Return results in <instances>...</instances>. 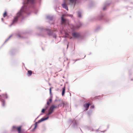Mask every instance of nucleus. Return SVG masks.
Instances as JSON below:
<instances>
[{
    "label": "nucleus",
    "mask_w": 133,
    "mask_h": 133,
    "mask_svg": "<svg viewBox=\"0 0 133 133\" xmlns=\"http://www.w3.org/2000/svg\"><path fill=\"white\" fill-rule=\"evenodd\" d=\"M77 0H64V3L62 4V5L63 7L67 10H68V8L65 4L66 3L68 4V1H69L70 2L69 4H71V5L75 4Z\"/></svg>",
    "instance_id": "f257e3e1"
},
{
    "label": "nucleus",
    "mask_w": 133,
    "mask_h": 133,
    "mask_svg": "<svg viewBox=\"0 0 133 133\" xmlns=\"http://www.w3.org/2000/svg\"><path fill=\"white\" fill-rule=\"evenodd\" d=\"M59 105H52L50 107L48 113L47 114L48 116H49L52 114L54 112V110L56 108H59Z\"/></svg>",
    "instance_id": "f03ea898"
},
{
    "label": "nucleus",
    "mask_w": 133,
    "mask_h": 133,
    "mask_svg": "<svg viewBox=\"0 0 133 133\" xmlns=\"http://www.w3.org/2000/svg\"><path fill=\"white\" fill-rule=\"evenodd\" d=\"M21 11H20L17 15L14 18L13 22V23L14 24L15 22L17 21L19 17L21 15Z\"/></svg>",
    "instance_id": "7ed1b4c3"
},
{
    "label": "nucleus",
    "mask_w": 133,
    "mask_h": 133,
    "mask_svg": "<svg viewBox=\"0 0 133 133\" xmlns=\"http://www.w3.org/2000/svg\"><path fill=\"white\" fill-rule=\"evenodd\" d=\"M21 126H19L17 127H13L14 128L17 130L18 133H23V131L21 129Z\"/></svg>",
    "instance_id": "20e7f679"
},
{
    "label": "nucleus",
    "mask_w": 133,
    "mask_h": 133,
    "mask_svg": "<svg viewBox=\"0 0 133 133\" xmlns=\"http://www.w3.org/2000/svg\"><path fill=\"white\" fill-rule=\"evenodd\" d=\"M72 36L75 38H77L80 35L79 33H76V32H74L72 34Z\"/></svg>",
    "instance_id": "39448f33"
},
{
    "label": "nucleus",
    "mask_w": 133,
    "mask_h": 133,
    "mask_svg": "<svg viewBox=\"0 0 133 133\" xmlns=\"http://www.w3.org/2000/svg\"><path fill=\"white\" fill-rule=\"evenodd\" d=\"M89 103H85L84 104V107L86 108V110H87L89 108Z\"/></svg>",
    "instance_id": "423d86ee"
},
{
    "label": "nucleus",
    "mask_w": 133,
    "mask_h": 133,
    "mask_svg": "<svg viewBox=\"0 0 133 133\" xmlns=\"http://www.w3.org/2000/svg\"><path fill=\"white\" fill-rule=\"evenodd\" d=\"M32 74V72L31 70H28V71L27 74L29 76L31 75Z\"/></svg>",
    "instance_id": "0eeeda50"
},
{
    "label": "nucleus",
    "mask_w": 133,
    "mask_h": 133,
    "mask_svg": "<svg viewBox=\"0 0 133 133\" xmlns=\"http://www.w3.org/2000/svg\"><path fill=\"white\" fill-rule=\"evenodd\" d=\"M65 86H64V87L62 88V96H63L64 95V94H65Z\"/></svg>",
    "instance_id": "6e6552de"
},
{
    "label": "nucleus",
    "mask_w": 133,
    "mask_h": 133,
    "mask_svg": "<svg viewBox=\"0 0 133 133\" xmlns=\"http://www.w3.org/2000/svg\"><path fill=\"white\" fill-rule=\"evenodd\" d=\"M52 101V99L51 98L49 100V101H47V104L49 105L50 104V103Z\"/></svg>",
    "instance_id": "1a4fd4ad"
},
{
    "label": "nucleus",
    "mask_w": 133,
    "mask_h": 133,
    "mask_svg": "<svg viewBox=\"0 0 133 133\" xmlns=\"http://www.w3.org/2000/svg\"><path fill=\"white\" fill-rule=\"evenodd\" d=\"M61 20L62 23H64L65 21V19L64 18L63 15H62V16L61 17Z\"/></svg>",
    "instance_id": "9d476101"
},
{
    "label": "nucleus",
    "mask_w": 133,
    "mask_h": 133,
    "mask_svg": "<svg viewBox=\"0 0 133 133\" xmlns=\"http://www.w3.org/2000/svg\"><path fill=\"white\" fill-rule=\"evenodd\" d=\"M34 0H28V3H30L32 4L34 3Z\"/></svg>",
    "instance_id": "9b49d317"
},
{
    "label": "nucleus",
    "mask_w": 133,
    "mask_h": 133,
    "mask_svg": "<svg viewBox=\"0 0 133 133\" xmlns=\"http://www.w3.org/2000/svg\"><path fill=\"white\" fill-rule=\"evenodd\" d=\"M2 103V105L3 106H4L5 104V101L4 100H3L1 101Z\"/></svg>",
    "instance_id": "f8f14e48"
},
{
    "label": "nucleus",
    "mask_w": 133,
    "mask_h": 133,
    "mask_svg": "<svg viewBox=\"0 0 133 133\" xmlns=\"http://www.w3.org/2000/svg\"><path fill=\"white\" fill-rule=\"evenodd\" d=\"M7 16V14L6 11H5L3 14L4 17H5Z\"/></svg>",
    "instance_id": "ddd939ff"
},
{
    "label": "nucleus",
    "mask_w": 133,
    "mask_h": 133,
    "mask_svg": "<svg viewBox=\"0 0 133 133\" xmlns=\"http://www.w3.org/2000/svg\"><path fill=\"white\" fill-rule=\"evenodd\" d=\"M47 119V118H41L40 120H39V121H40V122H42L43 121H44L46 119Z\"/></svg>",
    "instance_id": "4468645a"
},
{
    "label": "nucleus",
    "mask_w": 133,
    "mask_h": 133,
    "mask_svg": "<svg viewBox=\"0 0 133 133\" xmlns=\"http://www.w3.org/2000/svg\"><path fill=\"white\" fill-rule=\"evenodd\" d=\"M47 107H46V109H43L42 110V113H44V112L45 111V110L47 109Z\"/></svg>",
    "instance_id": "2eb2a0df"
},
{
    "label": "nucleus",
    "mask_w": 133,
    "mask_h": 133,
    "mask_svg": "<svg viewBox=\"0 0 133 133\" xmlns=\"http://www.w3.org/2000/svg\"><path fill=\"white\" fill-rule=\"evenodd\" d=\"M77 14L78 17H81V14L80 12H78Z\"/></svg>",
    "instance_id": "dca6fc26"
},
{
    "label": "nucleus",
    "mask_w": 133,
    "mask_h": 133,
    "mask_svg": "<svg viewBox=\"0 0 133 133\" xmlns=\"http://www.w3.org/2000/svg\"><path fill=\"white\" fill-rule=\"evenodd\" d=\"M37 124L36 123H35V127L34 128V129H35L36 128V127H37Z\"/></svg>",
    "instance_id": "f3484780"
},
{
    "label": "nucleus",
    "mask_w": 133,
    "mask_h": 133,
    "mask_svg": "<svg viewBox=\"0 0 133 133\" xmlns=\"http://www.w3.org/2000/svg\"><path fill=\"white\" fill-rule=\"evenodd\" d=\"M50 94H51V88H50L49 89Z\"/></svg>",
    "instance_id": "a211bd4d"
},
{
    "label": "nucleus",
    "mask_w": 133,
    "mask_h": 133,
    "mask_svg": "<svg viewBox=\"0 0 133 133\" xmlns=\"http://www.w3.org/2000/svg\"><path fill=\"white\" fill-rule=\"evenodd\" d=\"M105 7H104V8H103V10H105Z\"/></svg>",
    "instance_id": "6ab92c4d"
},
{
    "label": "nucleus",
    "mask_w": 133,
    "mask_h": 133,
    "mask_svg": "<svg viewBox=\"0 0 133 133\" xmlns=\"http://www.w3.org/2000/svg\"><path fill=\"white\" fill-rule=\"evenodd\" d=\"M81 25H80V26H79V27H77V28H79V27H80V26Z\"/></svg>",
    "instance_id": "aec40b11"
},
{
    "label": "nucleus",
    "mask_w": 133,
    "mask_h": 133,
    "mask_svg": "<svg viewBox=\"0 0 133 133\" xmlns=\"http://www.w3.org/2000/svg\"><path fill=\"white\" fill-rule=\"evenodd\" d=\"M91 107H92L93 108H94V106H91Z\"/></svg>",
    "instance_id": "412c9836"
},
{
    "label": "nucleus",
    "mask_w": 133,
    "mask_h": 133,
    "mask_svg": "<svg viewBox=\"0 0 133 133\" xmlns=\"http://www.w3.org/2000/svg\"><path fill=\"white\" fill-rule=\"evenodd\" d=\"M3 18H2V20H3Z\"/></svg>",
    "instance_id": "4be33fe9"
},
{
    "label": "nucleus",
    "mask_w": 133,
    "mask_h": 133,
    "mask_svg": "<svg viewBox=\"0 0 133 133\" xmlns=\"http://www.w3.org/2000/svg\"><path fill=\"white\" fill-rule=\"evenodd\" d=\"M68 45H67V47H68Z\"/></svg>",
    "instance_id": "5701e85b"
},
{
    "label": "nucleus",
    "mask_w": 133,
    "mask_h": 133,
    "mask_svg": "<svg viewBox=\"0 0 133 133\" xmlns=\"http://www.w3.org/2000/svg\"><path fill=\"white\" fill-rule=\"evenodd\" d=\"M48 118V117H47V118H47V119Z\"/></svg>",
    "instance_id": "b1692460"
},
{
    "label": "nucleus",
    "mask_w": 133,
    "mask_h": 133,
    "mask_svg": "<svg viewBox=\"0 0 133 133\" xmlns=\"http://www.w3.org/2000/svg\"><path fill=\"white\" fill-rule=\"evenodd\" d=\"M0 96H1L0 95Z\"/></svg>",
    "instance_id": "393cba45"
}]
</instances>
